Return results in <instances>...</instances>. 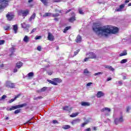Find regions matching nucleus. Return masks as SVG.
Returning <instances> with one entry per match:
<instances>
[{"mask_svg": "<svg viewBox=\"0 0 131 131\" xmlns=\"http://www.w3.org/2000/svg\"><path fill=\"white\" fill-rule=\"evenodd\" d=\"M93 30L99 36H105L109 33H113L115 34L118 32V28L114 27L112 26H104L103 27H99L98 24L94 23L93 26Z\"/></svg>", "mask_w": 131, "mask_h": 131, "instance_id": "f257e3e1", "label": "nucleus"}, {"mask_svg": "<svg viewBox=\"0 0 131 131\" xmlns=\"http://www.w3.org/2000/svg\"><path fill=\"white\" fill-rule=\"evenodd\" d=\"M26 106V104L24 103L23 104H18L17 105L11 106V107H7L6 110L7 111H12V110H15V109H19V108H22Z\"/></svg>", "mask_w": 131, "mask_h": 131, "instance_id": "f03ea898", "label": "nucleus"}, {"mask_svg": "<svg viewBox=\"0 0 131 131\" xmlns=\"http://www.w3.org/2000/svg\"><path fill=\"white\" fill-rule=\"evenodd\" d=\"M10 0H1L0 1V10L1 9H4L6 8L8 5V3Z\"/></svg>", "mask_w": 131, "mask_h": 131, "instance_id": "7ed1b4c3", "label": "nucleus"}, {"mask_svg": "<svg viewBox=\"0 0 131 131\" xmlns=\"http://www.w3.org/2000/svg\"><path fill=\"white\" fill-rule=\"evenodd\" d=\"M18 14L19 16H23V17H26L28 14H29V10L26 9L25 10H19Z\"/></svg>", "mask_w": 131, "mask_h": 131, "instance_id": "20e7f679", "label": "nucleus"}, {"mask_svg": "<svg viewBox=\"0 0 131 131\" xmlns=\"http://www.w3.org/2000/svg\"><path fill=\"white\" fill-rule=\"evenodd\" d=\"M5 86L6 88H10V89L15 88V83H12L11 81H7L6 82Z\"/></svg>", "mask_w": 131, "mask_h": 131, "instance_id": "39448f33", "label": "nucleus"}, {"mask_svg": "<svg viewBox=\"0 0 131 131\" xmlns=\"http://www.w3.org/2000/svg\"><path fill=\"white\" fill-rule=\"evenodd\" d=\"M123 121H124V119L122 116L120 117L119 118H116L114 120L115 124H116V125L123 122Z\"/></svg>", "mask_w": 131, "mask_h": 131, "instance_id": "423d86ee", "label": "nucleus"}, {"mask_svg": "<svg viewBox=\"0 0 131 131\" xmlns=\"http://www.w3.org/2000/svg\"><path fill=\"white\" fill-rule=\"evenodd\" d=\"M21 26L23 28L26 29L27 32H29V30L28 28H29L30 26L29 25L26 24L25 23H24L21 24Z\"/></svg>", "mask_w": 131, "mask_h": 131, "instance_id": "0eeeda50", "label": "nucleus"}, {"mask_svg": "<svg viewBox=\"0 0 131 131\" xmlns=\"http://www.w3.org/2000/svg\"><path fill=\"white\" fill-rule=\"evenodd\" d=\"M87 55L89 56V59H95L96 57V54L93 52H90L87 54Z\"/></svg>", "mask_w": 131, "mask_h": 131, "instance_id": "6e6552de", "label": "nucleus"}, {"mask_svg": "<svg viewBox=\"0 0 131 131\" xmlns=\"http://www.w3.org/2000/svg\"><path fill=\"white\" fill-rule=\"evenodd\" d=\"M48 39L50 40V41H54V35H53V34L50 32L48 33Z\"/></svg>", "mask_w": 131, "mask_h": 131, "instance_id": "1a4fd4ad", "label": "nucleus"}, {"mask_svg": "<svg viewBox=\"0 0 131 131\" xmlns=\"http://www.w3.org/2000/svg\"><path fill=\"white\" fill-rule=\"evenodd\" d=\"M104 96H105V94L102 91H98L96 94L97 98H101V97H104Z\"/></svg>", "mask_w": 131, "mask_h": 131, "instance_id": "9d476101", "label": "nucleus"}, {"mask_svg": "<svg viewBox=\"0 0 131 131\" xmlns=\"http://www.w3.org/2000/svg\"><path fill=\"white\" fill-rule=\"evenodd\" d=\"M6 17H7V20H8V21H11V20H12V19H13V18H14V15L13 14H12V13H8L6 15Z\"/></svg>", "mask_w": 131, "mask_h": 131, "instance_id": "9b49d317", "label": "nucleus"}, {"mask_svg": "<svg viewBox=\"0 0 131 131\" xmlns=\"http://www.w3.org/2000/svg\"><path fill=\"white\" fill-rule=\"evenodd\" d=\"M125 6V4H122L120 5L119 8H117L116 9V12H121L122 11V9Z\"/></svg>", "mask_w": 131, "mask_h": 131, "instance_id": "f8f14e48", "label": "nucleus"}, {"mask_svg": "<svg viewBox=\"0 0 131 131\" xmlns=\"http://www.w3.org/2000/svg\"><path fill=\"white\" fill-rule=\"evenodd\" d=\"M34 76V73L33 72L29 73L26 77L29 78V79H31Z\"/></svg>", "mask_w": 131, "mask_h": 131, "instance_id": "ddd939ff", "label": "nucleus"}, {"mask_svg": "<svg viewBox=\"0 0 131 131\" xmlns=\"http://www.w3.org/2000/svg\"><path fill=\"white\" fill-rule=\"evenodd\" d=\"M21 96V94H18V95L16 96L14 99H11V100H10L9 101H8V103H13V102H14V101H15V100H16V99H18V98Z\"/></svg>", "mask_w": 131, "mask_h": 131, "instance_id": "4468645a", "label": "nucleus"}, {"mask_svg": "<svg viewBox=\"0 0 131 131\" xmlns=\"http://www.w3.org/2000/svg\"><path fill=\"white\" fill-rule=\"evenodd\" d=\"M104 68H106V69H109L110 70H111V71H114V70H115L114 68H112L111 66L105 65L104 66Z\"/></svg>", "mask_w": 131, "mask_h": 131, "instance_id": "2eb2a0df", "label": "nucleus"}, {"mask_svg": "<svg viewBox=\"0 0 131 131\" xmlns=\"http://www.w3.org/2000/svg\"><path fill=\"white\" fill-rule=\"evenodd\" d=\"M15 50H16V49H15V48H14V47L10 48V51L11 53V54H10V57H12V56H13V55H15L14 54V53H15Z\"/></svg>", "mask_w": 131, "mask_h": 131, "instance_id": "dca6fc26", "label": "nucleus"}, {"mask_svg": "<svg viewBox=\"0 0 131 131\" xmlns=\"http://www.w3.org/2000/svg\"><path fill=\"white\" fill-rule=\"evenodd\" d=\"M29 39H30V38L29 37H28L27 35L25 36L24 39H23V41L25 42H28V41H29Z\"/></svg>", "mask_w": 131, "mask_h": 131, "instance_id": "f3484780", "label": "nucleus"}, {"mask_svg": "<svg viewBox=\"0 0 131 131\" xmlns=\"http://www.w3.org/2000/svg\"><path fill=\"white\" fill-rule=\"evenodd\" d=\"M47 81L49 82V83H51V84H53V85H58V83L56 82H55L54 80H47Z\"/></svg>", "mask_w": 131, "mask_h": 131, "instance_id": "a211bd4d", "label": "nucleus"}, {"mask_svg": "<svg viewBox=\"0 0 131 131\" xmlns=\"http://www.w3.org/2000/svg\"><path fill=\"white\" fill-rule=\"evenodd\" d=\"M76 41L77 42H80L81 41V36L80 35H78L77 36Z\"/></svg>", "mask_w": 131, "mask_h": 131, "instance_id": "6ab92c4d", "label": "nucleus"}, {"mask_svg": "<svg viewBox=\"0 0 131 131\" xmlns=\"http://www.w3.org/2000/svg\"><path fill=\"white\" fill-rule=\"evenodd\" d=\"M13 30L14 31V33H17V30H18V26L17 25H13Z\"/></svg>", "mask_w": 131, "mask_h": 131, "instance_id": "aec40b11", "label": "nucleus"}, {"mask_svg": "<svg viewBox=\"0 0 131 131\" xmlns=\"http://www.w3.org/2000/svg\"><path fill=\"white\" fill-rule=\"evenodd\" d=\"M81 105L82 106H90V105H91V104L89 102H81Z\"/></svg>", "mask_w": 131, "mask_h": 131, "instance_id": "412c9836", "label": "nucleus"}, {"mask_svg": "<svg viewBox=\"0 0 131 131\" xmlns=\"http://www.w3.org/2000/svg\"><path fill=\"white\" fill-rule=\"evenodd\" d=\"M69 22L72 23L75 21V16H73L72 17L69 18Z\"/></svg>", "mask_w": 131, "mask_h": 131, "instance_id": "4be33fe9", "label": "nucleus"}, {"mask_svg": "<svg viewBox=\"0 0 131 131\" xmlns=\"http://www.w3.org/2000/svg\"><path fill=\"white\" fill-rule=\"evenodd\" d=\"M52 16V13H45V14L43 15V17H51Z\"/></svg>", "mask_w": 131, "mask_h": 131, "instance_id": "5701e85b", "label": "nucleus"}, {"mask_svg": "<svg viewBox=\"0 0 131 131\" xmlns=\"http://www.w3.org/2000/svg\"><path fill=\"white\" fill-rule=\"evenodd\" d=\"M35 16H36V14L35 13H34L30 17L29 20L32 21V20H34V19L35 18Z\"/></svg>", "mask_w": 131, "mask_h": 131, "instance_id": "b1692460", "label": "nucleus"}, {"mask_svg": "<svg viewBox=\"0 0 131 131\" xmlns=\"http://www.w3.org/2000/svg\"><path fill=\"white\" fill-rule=\"evenodd\" d=\"M71 29V26L66 27V28H64V29L63 30V33H66L67 31H68V30H69V29Z\"/></svg>", "mask_w": 131, "mask_h": 131, "instance_id": "393cba45", "label": "nucleus"}, {"mask_svg": "<svg viewBox=\"0 0 131 131\" xmlns=\"http://www.w3.org/2000/svg\"><path fill=\"white\" fill-rule=\"evenodd\" d=\"M104 111H108V112H110V111H111V110L108 107H105L101 110V112H104Z\"/></svg>", "mask_w": 131, "mask_h": 131, "instance_id": "a878e982", "label": "nucleus"}, {"mask_svg": "<svg viewBox=\"0 0 131 131\" xmlns=\"http://www.w3.org/2000/svg\"><path fill=\"white\" fill-rule=\"evenodd\" d=\"M23 65V63L21 62H18L16 63V67H17V68H21Z\"/></svg>", "mask_w": 131, "mask_h": 131, "instance_id": "bb28decb", "label": "nucleus"}, {"mask_svg": "<svg viewBox=\"0 0 131 131\" xmlns=\"http://www.w3.org/2000/svg\"><path fill=\"white\" fill-rule=\"evenodd\" d=\"M79 121H80V120L78 119H77L73 120L71 122V123H72V124L74 125V124H76V123H77L78 122H79Z\"/></svg>", "mask_w": 131, "mask_h": 131, "instance_id": "cd10ccee", "label": "nucleus"}, {"mask_svg": "<svg viewBox=\"0 0 131 131\" xmlns=\"http://www.w3.org/2000/svg\"><path fill=\"white\" fill-rule=\"evenodd\" d=\"M70 127H71L70 125H66L62 126V128L63 129H69Z\"/></svg>", "mask_w": 131, "mask_h": 131, "instance_id": "c85d7f7f", "label": "nucleus"}, {"mask_svg": "<svg viewBox=\"0 0 131 131\" xmlns=\"http://www.w3.org/2000/svg\"><path fill=\"white\" fill-rule=\"evenodd\" d=\"M63 110H65L66 111H70V110H71V108L68 106H66L63 107Z\"/></svg>", "mask_w": 131, "mask_h": 131, "instance_id": "c756f323", "label": "nucleus"}, {"mask_svg": "<svg viewBox=\"0 0 131 131\" xmlns=\"http://www.w3.org/2000/svg\"><path fill=\"white\" fill-rule=\"evenodd\" d=\"M127 55V53H126V51H124L123 53L120 54V57H122V56H126Z\"/></svg>", "mask_w": 131, "mask_h": 131, "instance_id": "7c9ffc66", "label": "nucleus"}, {"mask_svg": "<svg viewBox=\"0 0 131 131\" xmlns=\"http://www.w3.org/2000/svg\"><path fill=\"white\" fill-rule=\"evenodd\" d=\"M53 80H54V81L55 82H56V83H57V82H61V81H62V80H60L59 78H54L53 79Z\"/></svg>", "mask_w": 131, "mask_h": 131, "instance_id": "2f4dec72", "label": "nucleus"}, {"mask_svg": "<svg viewBox=\"0 0 131 131\" xmlns=\"http://www.w3.org/2000/svg\"><path fill=\"white\" fill-rule=\"evenodd\" d=\"M41 3L45 5V6H47L48 5V1L47 0H40Z\"/></svg>", "mask_w": 131, "mask_h": 131, "instance_id": "473e14b6", "label": "nucleus"}, {"mask_svg": "<svg viewBox=\"0 0 131 131\" xmlns=\"http://www.w3.org/2000/svg\"><path fill=\"white\" fill-rule=\"evenodd\" d=\"M127 62V59H124L121 60L120 63L121 64H124V63H126Z\"/></svg>", "mask_w": 131, "mask_h": 131, "instance_id": "72a5a7b5", "label": "nucleus"}, {"mask_svg": "<svg viewBox=\"0 0 131 131\" xmlns=\"http://www.w3.org/2000/svg\"><path fill=\"white\" fill-rule=\"evenodd\" d=\"M59 16H60L59 13H52V17H59Z\"/></svg>", "mask_w": 131, "mask_h": 131, "instance_id": "f704fd0d", "label": "nucleus"}, {"mask_svg": "<svg viewBox=\"0 0 131 131\" xmlns=\"http://www.w3.org/2000/svg\"><path fill=\"white\" fill-rule=\"evenodd\" d=\"M5 30H9L11 29V27L10 26H6V27H4Z\"/></svg>", "mask_w": 131, "mask_h": 131, "instance_id": "c9c22d12", "label": "nucleus"}, {"mask_svg": "<svg viewBox=\"0 0 131 131\" xmlns=\"http://www.w3.org/2000/svg\"><path fill=\"white\" fill-rule=\"evenodd\" d=\"M77 115H78V113H76L74 114H73L72 115H71V117H76V116H77Z\"/></svg>", "mask_w": 131, "mask_h": 131, "instance_id": "e433bc0d", "label": "nucleus"}, {"mask_svg": "<svg viewBox=\"0 0 131 131\" xmlns=\"http://www.w3.org/2000/svg\"><path fill=\"white\" fill-rule=\"evenodd\" d=\"M83 73H84V74H90V73H91L90 72V71H89L88 70V69H85L84 70V72Z\"/></svg>", "mask_w": 131, "mask_h": 131, "instance_id": "4c0bfd02", "label": "nucleus"}, {"mask_svg": "<svg viewBox=\"0 0 131 131\" xmlns=\"http://www.w3.org/2000/svg\"><path fill=\"white\" fill-rule=\"evenodd\" d=\"M100 74H103V72H98V73H95V74H94V76H98V75H100Z\"/></svg>", "mask_w": 131, "mask_h": 131, "instance_id": "58836bf2", "label": "nucleus"}, {"mask_svg": "<svg viewBox=\"0 0 131 131\" xmlns=\"http://www.w3.org/2000/svg\"><path fill=\"white\" fill-rule=\"evenodd\" d=\"M6 98H7V96L6 95H3L1 98H0V101H4V100H5V99H6Z\"/></svg>", "mask_w": 131, "mask_h": 131, "instance_id": "ea45409f", "label": "nucleus"}, {"mask_svg": "<svg viewBox=\"0 0 131 131\" xmlns=\"http://www.w3.org/2000/svg\"><path fill=\"white\" fill-rule=\"evenodd\" d=\"M20 110H16L14 111V114H18V113H20Z\"/></svg>", "mask_w": 131, "mask_h": 131, "instance_id": "a19ab883", "label": "nucleus"}, {"mask_svg": "<svg viewBox=\"0 0 131 131\" xmlns=\"http://www.w3.org/2000/svg\"><path fill=\"white\" fill-rule=\"evenodd\" d=\"M79 51H80V50L79 49H78L76 51H75L74 53V56H76V55H77V54H78V53H79Z\"/></svg>", "mask_w": 131, "mask_h": 131, "instance_id": "79ce46f5", "label": "nucleus"}, {"mask_svg": "<svg viewBox=\"0 0 131 131\" xmlns=\"http://www.w3.org/2000/svg\"><path fill=\"white\" fill-rule=\"evenodd\" d=\"M41 38V36H36L35 37V39L36 40L37 39H40Z\"/></svg>", "mask_w": 131, "mask_h": 131, "instance_id": "37998d69", "label": "nucleus"}, {"mask_svg": "<svg viewBox=\"0 0 131 131\" xmlns=\"http://www.w3.org/2000/svg\"><path fill=\"white\" fill-rule=\"evenodd\" d=\"M47 91V87H43L41 89V92H46Z\"/></svg>", "mask_w": 131, "mask_h": 131, "instance_id": "c03bdc74", "label": "nucleus"}, {"mask_svg": "<svg viewBox=\"0 0 131 131\" xmlns=\"http://www.w3.org/2000/svg\"><path fill=\"white\" fill-rule=\"evenodd\" d=\"M37 30V29L36 28H34V29L32 30V31L30 33H31H31H34V32H35Z\"/></svg>", "mask_w": 131, "mask_h": 131, "instance_id": "a18cd8bd", "label": "nucleus"}, {"mask_svg": "<svg viewBox=\"0 0 131 131\" xmlns=\"http://www.w3.org/2000/svg\"><path fill=\"white\" fill-rule=\"evenodd\" d=\"M4 43H5V40H0V46H2V45H4Z\"/></svg>", "mask_w": 131, "mask_h": 131, "instance_id": "49530a36", "label": "nucleus"}, {"mask_svg": "<svg viewBox=\"0 0 131 131\" xmlns=\"http://www.w3.org/2000/svg\"><path fill=\"white\" fill-rule=\"evenodd\" d=\"M61 0H52V3H60Z\"/></svg>", "mask_w": 131, "mask_h": 131, "instance_id": "de8ad7c7", "label": "nucleus"}, {"mask_svg": "<svg viewBox=\"0 0 131 131\" xmlns=\"http://www.w3.org/2000/svg\"><path fill=\"white\" fill-rule=\"evenodd\" d=\"M37 51H39V52H40V51H41V47L38 46L37 47Z\"/></svg>", "mask_w": 131, "mask_h": 131, "instance_id": "09e8293b", "label": "nucleus"}, {"mask_svg": "<svg viewBox=\"0 0 131 131\" xmlns=\"http://www.w3.org/2000/svg\"><path fill=\"white\" fill-rule=\"evenodd\" d=\"M79 13L81 15H83V11H82L81 9H79Z\"/></svg>", "mask_w": 131, "mask_h": 131, "instance_id": "8fccbe9b", "label": "nucleus"}, {"mask_svg": "<svg viewBox=\"0 0 131 131\" xmlns=\"http://www.w3.org/2000/svg\"><path fill=\"white\" fill-rule=\"evenodd\" d=\"M122 82H123V81H118V83H119V85H122Z\"/></svg>", "mask_w": 131, "mask_h": 131, "instance_id": "3c124183", "label": "nucleus"}, {"mask_svg": "<svg viewBox=\"0 0 131 131\" xmlns=\"http://www.w3.org/2000/svg\"><path fill=\"white\" fill-rule=\"evenodd\" d=\"M129 110H130V107L128 106L126 108V112L129 113Z\"/></svg>", "mask_w": 131, "mask_h": 131, "instance_id": "603ef678", "label": "nucleus"}, {"mask_svg": "<svg viewBox=\"0 0 131 131\" xmlns=\"http://www.w3.org/2000/svg\"><path fill=\"white\" fill-rule=\"evenodd\" d=\"M90 59V58L88 57H86L84 59V62H88V61H89V59Z\"/></svg>", "mask_w": 131, "mask_h": 131, "instance_id": "864d4df0", "label": "nucleus"}, {"mask_svg": "<svg viewBox=\"0 0 131 131\" xmlns=\"http://www.w3.org/2000/svg\"><path fill=\"white\" fill-rule=\"evenodd\" d=\"M92 84H93V83L89 82V83L86 84V85H87V86H91V85H92Z\"/></svg>", "mask_w": 131, "mask_h": 131, "instance_id": "5fc2aeb1", "label": "nucleus"}, {"mask_svg": "<svg viewBox=\"0 0 131 131\" xmlns=\"http://www.w3.org/2000/svg\"><path fill=\"white\" fill-rule=\"evenodd\" d=\"M38 99H42V97L39 96V97H36V98H35V100H38Z\"/></svg>", "mask_w": 131, "mask_h": 131, "instance_id": "6e6d98bb", "label": "nucleus"}, {"mask_svg": "<svg viewBox=\"0 0 131 131\" xmlns=\"http://www.w3.org/2000/svg\"><path fill=\"white\" fill-rule=\"evenodd\" d=\"M86 123H87L85 122L83 123L81 125L82 127H83L85 125H86Z\"/></svg>", "mask_w": 131, "mask_h": 131, "instance_id": "4d7b16f0", "label": "nucleus"}, {"mask_svg": "<svg viewBox=\"0 0 131 131\" xmlns=\"http://www.w3.org/2000/svg\"><path fill=\"white\" fill-rule=\"evenodd\" d=\"M53 123H54V124L58 123V121H57V120H53Z\"/></svg>", "mask_w": 131, "mask_h": 131, "instance_id": "13d9d810", "label": "nucleus"}, {"mask_svg": "<svg viewBox=\"0 0 131 131\" xmlns=\"http://www.w3.org/2000/svg\"><path fill=\"white\" fill-rule=\"evenodd\" d=\"M17 71H18V70H17V69H14V70H13V72L14 73H15V72H17Z\"/></svg>", "mask_w": 131, "mask_h": 131, "instance_id": "bf43d9fd", "label": "nucleus"}, {"mask_svg": "<svg viewBox=\"0 0 131 131\" xmlns=\"http://www.w3.org/2000/svg\"><path fill=\"white\" fill-rule=\"evenodd\" d=\"M111 79H112V78L111 77H109L107 78V81H110V80H111Z\"/></svg>", "mask_w": 131, "mask_h": 131, "instance_id": "052dcab7", "label": "nucleus"}, {"mask_svg": "<svg viewBox=\"0 0 131 131\" xmlns=\"http://www.w3.org/2000/svg\"><path fill=\"white\" fill-rule=\"evenodd\" d=\"M55 21H58L59 20V18L58 17H56L54 18Z\"/></svg>", "mask_w": 131, "mask_h": 131, "instance_id": "680f3d73", "label": "nucleus"}, {"mask_svg": "<svg viewBox=\"0 0 131 131\" xmlns=\"http://www.w3.org/2000/svg\"><path fill=\"white\" fill-rule=\"evenodd\" d=\"M30 121V120L29 121H28L25 124H27V123H29V124H31V122H29Z\"/></svg>", "mask_w": 131, "mask_h": 131, "instance_id": "e2e57ef3", "label": "nucleus"}, {"mask_svg": "<svg viewBox=\"0 0 131 131\" xmlns=\"http://www.w3.org/2000/svg\"><path fill=\"white\" fill-rule=\"evenodd\" d=\"M85 131H91V128H88L85 130Z\"/></svg>", "mask_w": 131, "mask_h": 131, "instance_id": "0e129e2a", "label": "nucleus"}, {"mask_svg": "<svg viewBox=\"0 0 131 131\" xmlns=\"http://www.w3.org/2000/svg\"><path fill=\"white\" fill-rule=\"evenodd\" d=\"M89 122H90V121H89V120H86L85 122V123H86V124H88V123H89Z\"/></svg>", "mask_w": 131, "mask_h": 131, "instance_id": "69168bd1", "label": "nucleus"}, {"mask_svg": "<svg viewBox=\"0 0 131 131\" xmlns=\"http://www.w3.org/2000/svg\"><path fill=\"white\" fill-rule=\"evenodd\" d=\"M125 3L127 4V3H129V0H125Z\"/></svg>", "mask_w": 131, "mask_h": 131, "instance_id": "338daca9", "label": "nucleus"}, {"mask_svg": "<svg viewBox=\"0 0 131 131\" xmlns=\"http://www.w3.org/2000/svg\"><path fill=\"white\" fill-rule=\"evenodd\" d=\"M52 74H53V73L52 72L48 73V75H52Z\"/></svg>", "mask_w": 131, "mask_h": 131, "instance_id": "774afa93", "label": "nucleus"}]
</instances>
